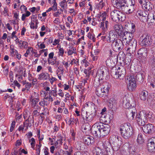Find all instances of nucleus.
<instances>
[{
    "label": "nucleus",
    "mask_w": 155,
    "mask_h": 155,
    "mask_svg": "<svg viewBox=\"0 0 155 155\" xmlns=\"http://www.w3.org/2000/svg\"><path fill=\"white\" fill-rule=\"evenodd\" d=\"M120 130L121 135L126 139L130 137L134 134L133 128L129 123L121 124L120 127Z\"/></svg>",
    "instance_id": "obj_1"
},
{
    "label": "nucleus",
    "mask_w": 155,
    "mask_h": 155,
    "mask_svg": "<svg viewBox=\"0 0 155 155\" xmlns=\"http://www.w3.org/2000/svg\"><path fill=\"white\" fill-rule=\"evenodd\" d=\"M101 144L104 149L101 148L95 147L93 150L94 155H109L110 153V145L108 141L104 143L101 142Z\"/></svg>",
    "instance_id": "obj_2"
},
{
    "label": "nucleus",
    "mask_w": 155,
    "mask_h": 155,
    "mask_svg": "<svg viewBox=\"0 0 155 155\" xmlns=\"http://www.w3.org/2000/svg\"><path fill=\"white\" fill-rule=\"evenodd\" d=\"M107 17L106 13L105 12L100 13L97 15V17L99 18V20L101 21L100 27L101 29L102 30L103 33L107 31L109 25V21L106 20Z\"/></svg>",
    "instance_id": "obj_3"
},
{
    "label": "nucleus",
    "mask_w": 155,
    "mask_h": 155,
    "mask_svg": "<svg viewBox=\"0 0 155 155\" xmlns=\"http://www.w3.org/2000/svg\"><path fill=\"white\" fill-rule=\"evenodd\" d=\"M127 84V88L130 91H132L135 90L137 87V84L136 81V78L133 75L128 76L126 79Z\"/></svg>",
    "instance_id": "obj_4"
},
{
    "label": "nucleus",
    "mask_w": 155,
    "mask_h": 155,
    "mask_svg": "<svg viewBox=\"0 0 155 155\" xmlns=\"http://www.w3.org/2000/svg\"><path fill=\"white\" fill-rule=\"evenodd\" d=\"M109 143L110 145L111 144L113 150L115 151L119 149L122 144L121 139L118 137H116L114 136L110 138Z\"/></svg>",
    "instance_id": "obj_5"
},
{
    "label": "nucleus",
    "mask_w": 155,
    "mask_h": 155,
    "mask_svg": "<svg viewBox=\"0 0 155 155\" xmlns=\"http://www.w3.org/2000/svg\"><path fill=\"white\" fill-rule=\"evenodd\" d=\"M101 124V123L97 122L94 124L91 128V132L95 137H100L102 136Z\"/></svg>",
    "instance_id": "obj_6"
},
{
    "label": "nucleus",
    "mask_w": 155,
    "mask_h": 155,
    "mask_svg": "<svg viewBox=\"0 0 155 155\" xmlns=\"http://www.w3.org/2000/svg\"><path fill=\"white\" fill-rule=\"evenodd\" d=\"M128 48L127 50L128 53V55L130 57V61L133 58V55L131 54L134 53L135 51L137 46V42L135 39L131 41V42L127 44Z\"/></svg>",
    "instance_id": "obj_7"
},
{
    "label": "nucleus",
    "mask_w": 155,
    "mask_h": 155,
    "mask_svg": "<svg viewBox=\"0 0 155 155\" xmlns=\"http://www.w3.org/2000/svg\"><path fill=\"white\" fill-rule=\"evenodd\" d=\"M146 115L145 110L141 111L137 114L136 117V120L139 125H144L147 122Z\"/></svg>",
    "instance_id": "obj_8"
},
{
    "label": "nucleus",
    "mask_w": 155,
    "mask_h": 155,
    "mask_svg": "<svg viewBox=\"0 0 155 155\" xmlns=\"http://www.w3.org/2000/svg\"><path fill=\"white\" fill-rule=\"evenodd\" d=\"M136 15L140 20L143 22L149 21L150 18L148 19V12L147 11L142 9H139L137 11Z\"/></svg>",
    "instance_id": "obj_9"
},
{
    "label": "nucleus",
    "mask_w": 155,
    "mask_h": 155,
    "mask_svg": "<svg viewBox=\"0 0 155 155\" xmlns=\"http://www.w3.org/2000/svg\"><path fill=\"white\" fill-rule=\"evenodd\" d=\"M125 70L123 67L122 68L119 67L115 70V73L113 74L114 78L116 79H123L125 74Z\"/></svg>",
    "instance_id": "obj_10"
},
{
    "label": "nucleus",
    "mask_w": 155,
    "mask_h": 155,
    "mask_svg": "<svg viewBox=\"0 0 155 155\" xmlns=\"http://www.w3.org/2000/svg\"><path fill=\"white\" fill-rule=\"evenodd\" d=\"M29 102L32 107L38 110L41 109L40 107L37 105L39 101L38 98H35L33 95H31L29 98Z\"/></svg>",
    "instance_id": "obj_11"
},
{
    "label": "nucleus",
    "mask_w": 155,
    "mask_h": 155,
    "mask_svg": "<svg viewBox=\"0 0 155 155\" xmlns=\"http://www.w3.org/2000/svg\"><path fill=\"white\" fill-rule=\"evenodd\" d=\"M130 32H129L127 31H125L123 33V35L122 36V41L124 43H126V45L131 42V41L134 39L132 38L133 36Z\"/></svg>",
    "instance_id": "obj_12"
},
{
    "label": "nucleus",
    "mask_w": 155,
    "mask_h": 155,
    "mask_svg": "<svg viewBox=\"0 0 155 155\" xmlns=\"http://www.w3.org/2000/svg\"><path fill=\"white\" fill-rule=\"evenodd\" d=\"M112 43V48L116 51H120L123 48V42L120 40L116 39Z\"/></svg>",
    "instance_id": "obj_13"
},
{
    "label": "nucleus",
    "mask_w": 155,
    "mask_h": 155,
    "mask_svg": "<svg viewBox=\"0 0 155 155\" xmlns=\"http://www.w3.org/2000/svg\"><path fill=\"white\" fill-rule=\"evenodd\" d=\"M147 148L150 152L155 151V137L148 140Z\"/></svg>",
    "instance_id": "obj_14"
},
{
    "label": "nucleus",
    "mask_w": 155,
    "mask_h": 155,
    "mask_svg": "<svg viewBox=\"0 0 155 155\" xmlns=\"http://www.w3.org/2000/svg\"><path fill=\"white\" fill-rule=\"evenodd\" d=\"M107 68L104 66L101 67L97 71V76L99 77V79L102 80L104 75L107 72Z\"/></svg>",
    "instance_id": "obj_15"
},
{
    "label": "nucleus",
    "mask_w": 155,
    "mask_h": 155,
    "mask_svg": "<svg viewBox=\"0 0 155 155\" xmlns=\"http://www.w3.org/2000/svg\"><path fill=\"white\" fill-rule=\"evenodd\" d=\"M101 125L102 136L107 134L110 130V126L108 124H104L102 123Z\"/></svg>",
    "instance_id": "obj_16"
},
{
    "label": "nucleus",
    "mask_w": 155,
    "mask_h": 155,
    "mask_svg": "<svg viewBox=\"0 0 155 155\" xmlns=\"http://www.w3.org/2000/svg\"><path fill=\"white\" fill-rule=\"evenodd\" d=\"M143 126L142 130L145 133L149 134L153 131L154 127L152 124H149Z\"/></svg>",
    "instance_id": "obj_17"
},
{
    "label": "nucleus",
    "mask_w": 155,
    "mask_h": 155,
    "mask_svg": "<svg viewBox=\"0 0 155 155\" xmlns=\"http://www.w3.org/2000/svg\"><path fill=\"white\" fill-rule=\"evenodd\" d=\"M113 28L118 35L120 36L124 30L122 25L120 24H115Z\"/></svg>",
    "instance_id": "obj_18"
},
{
    "label": "nucleus",
    "mask_w": 155,
    "mask_h": 155,
    "mask_svg": "<svg viewBox=\"0 0 155 155\" xmlns=\"http://www.w3.org/2000/svg\"><path fill=\"white\" fill-rule=\"evenodd\" d=\"M152 42L151 37L148 35H146L141 41V44L143 46H149L151 44Z\"/></svg>",
    "instance_id": "obj_19"
},
{
    "label": "nucleus",
    "mask_w": 155,
    "mask_h": 155,
    "mask_svg": "<svg viewBox=\"0 0 155 155\" xmlns=\"http://www.w3.org/2000/svg\"><path fill=\"white\" fill-rule=\"evenodd\" d=\"M136 111L135 107H133V110L131 108L129 109L127 112V117L130 120H133L134 118Z\"/></svg>",
    "instance_id": "obj_20"
},
{
    "label": "nucleus",
    "mask_w": 155,
    "mask_h": 155,
    "mask_svg": "<svg viewBox=\"0 0 155 155\" xmlns=\"http://www.w3.org/2000/svg\"><path fill=\"white\" fill-rule=\"evenodd\" d=\"M83 140L84 143L87 145L93 144L94 141V137L89 135H87L84 137Z\"/></svg>",
    "instance_id": "obj_21"
},
{
    "label": "nucleus",
    "mask_w": 155,
    "mask_h": 155,
    "mask_svg": "<svg viewBox=\"0 0 155 155\" xmlns=\"http://www.w3.org/2000/svg\"><path fill=\"white\" fill-rule=\"evenodd\" d=\"M130 97L127 96H125L123 98L122 103L123 107L126 109L129 108L131 105L130 103Z\"/></svg>",
    "instance_id": "obj_22"
},
{
    "label": "nucleus",
    "mask_w": 155,
    "mask_h": 155,
    "mask_svg": "<svg viewBox=\"0 0 155 155\" xmlns=\"http://www.w3.org/2000/svg\"><path fill=\"white\" fill-rule=\"evenodd\" d=\"M110 87V85L107 82H104L101 85V91L102 93H107Z\"/></svg>",
    "instance_id": "obj_23"
},
{
    "label": "nucleus",
    "mask_w": 155,
    "mask_h": 155,
    "mask_svg": "<svg viewBox=\"0 0 155 155\" xmlns=\"http://www.w3.org/2000/svg\"><path fill=\"white\" fill-rule=\"evenodd\" d=\"M137 55L140 59H143L147 56V51L144 48H141L138 51Z\"/></svg>",
    "instance_id": "obj_24"
},
{
    "label": "nucleus",
    "mask_w": 155,
    "mask_h": 155,
    "mask_svg": "<svg viewBox=\"0 0 155 155\" xmlns=\"http://www.w3.org/2000/svg\"><path fill=\"white\" fill-rule=\"evenodd\" d=\"M64 69L62 65H60L56 71L57 75L60 80H62L63 76Z\"/></svg>",
    "instance_id": "obj_25"
},
{
    "label": "nucleus",
    "mask_w": 155,
    "mask_h": 155,
    "mask_svg": "<svg viewBox=\"0 0 155 155\" xmlns=\"http://www.w3.org/2000/svg\"><path fill=\"white\" fill-rule=\"evenodd\" d=\"M109 103L111 108L116 107L117 104V98L114 96L111 97L109 99Z\"/></svg>",
    "instance_id": "obj_26"
},
{
    "label": "nucleus",
    "mask_w": 155,
    "mask_h": 155,
    "mask_svg": "<svg viewBox=\"0 0 155 155\" xmlns=\"http://www.w3.org/2000/svg\"><path fill=\"white\" fill-rule=\"evenodd\" d=\"M49 76L48 73L42 72L38 75V79L40 80H46L48 78Z\"/></svg>",
    "instance_id": "obj_27"
},
{
    "label": "nucleus",
    "mask_w": 155,
    "mask_h": 155,
    "mask_svg": "<svg viewBox=\"0 0 155 155\" xmlns=\"http://www.w3.org/2000/svg\"><path fill=\"white\" fill-rule=\"evenodd\" d=\"M118 11L114 10L111 12L110 13V17L112 20L114 21L117 22L118 17Z\"/></svg>",
    "instance_id": "obj_28"
},
{
    "label": "nucleus",
    "mask_w": 155,
    "mask_h": 155,
    "mask_svg": "<svg viewBox=\"0 0 155 155\" xmlns=\"http://www.w3.org/2000/svg\"><path fill=\"white\" fill-rule=\"evenodd\" d=\"M122 0H119L118 1V0H113L112 3L114 6L119 8H121L122 6L124 5V4L122 3Z\"/></svg>",
    "instance_id": "obj_29"
},
{
    "label": "nucleus",
    "mask_w": 155,
    "mask_h": 155,
    "mask_svg": "<svg viewBox=\"0 0 155 155\" xmlns=\"http://www.w3.org/2000/svg\"><path fill=\"white\" fill-rule=\"evenodd\" d=\"M26 124V128L28 129V126H30L33 124L34 123V120L33 117L32 115L29 118H27L25 120Z\"/></svg>",
    "instance_id": "obj_30"
},
{
    "label": "nucleus",
    "mask_w": 155,
    "mask_h": 155,
    "mask_svg": "<svg viewBox=\"0 0 155 155\" xmlns=\"http://www.w3.org/2000/svg\"><path fill=\"white\" fill-rule=\"evenodd\" d=\"M148 96V92L145 91H142L140 94V98L143 101H145L147 98Z\"/></svg>",
    "instance_id": "obj_31"
},
{
    "label": "nucleus",
    "mask_w": 155,
    "mask_h": 155,
    "mask_svg": "<svg viewBox=\"0 0 155 155\" xmlns=\"http://www.w3.org/2000/svg\"><path fill=\"white\" fill-rule=\"evenodd\" d=\"M38 23V20H31V21L30 23L31 28L32 29L37 28Z\"/></svg>",
    "instance_id": "obj_32"
},
{
    "label": "nucleus",
    "mask_w": 155,
    "mask_h": 155,
    "mask_svg": "<svg viewBox=\"0 0 155 155\" xmlns=\"http://www.w3.org/2000/svg\"><path fill=\"white\" fill-rule=\"evenodd\" d=\"M118 20L117 22L118 21H123L125 20L126 18V15L125 14L118 11Z\"/></svg>",
    "instance_id": "obj_33"
},
{
    "label": "nucleus",
    "mask_w": 155,
    "mask_h": 155,
    "mask_svg": "<svg viewBox=\"0 0 155 155\" xmlns=\"http://www.w3.org/2000/svg\"><path fill=\"white\" fill-rule=\"evenodd\" d=\"M40 94L41 95H43L44 97V100H48V101H52L53 100V98L50 95L47 96V94L45 91H40Z\"/></svg>",
    "instance_id": "obj_34"
},
{
    "label": "nucleus",
    "mask_w": 155,
    "mask_h": 155,
    "mask_svg": "<svg viewBox=\"0 0 155 155\" xmlns=\"http://www.w3.org/2000/svg\"><path fill=\"white\" fill-rule=\"evenodd\" d=\"M87 19L90 23L92 25L95 26L97 25V23L95 21V18L93 15H91L90 16H87Z\"/></svg>",
    "instance_id": "obj_35"
},
{
    "label": "nucleus",
    "mask_w": 155,
    "mask_h": 155,
    "mask_svg": "<svg viewBox=\"0 0 155 155\" xmlns=\"http://www.w3.org/2000/svg\"><path fill=\"white\" fill-rule=\"evenodd\" d=\"M10 21L11 22V24L13 25H14L15 29L16 31L18 30L19 28V20L15 19H14Z\"/></svg>",
    "instance_id": "obj_36"
},
{
    "label": "nucleus",
    "mask_w": 155,
    "mask_h": 155,
    "mask_svg": "<svg viewBox=\"0 0 155 155\" xmlns=\"http://www.w3.org/2000/svg\"><path fill=\"white\" fill-rule=\"evenodd\" d=\"M77 54L76 49L74 47L69 48L67 49V54L68 56L71 55L73 54Z\"/></svg>",
    "instance_id": "obj_37"
},
{
    "label": "nucleus",
    "mask_w": 155,
    "mask_h": 155,
    "mask_svg": "<svg viewBox=\"0 0 155 155\" xmlns=\"http://www.w3.org/2000/svg\"><path fill=\"white\" fill-rule=\"evenodd\" d=\"M94 116V114L93 113L90 114L87 113L85 120L88 122H90L93 120Z\"/></svg>",
    "instance_id": "obj_38"
},
{
    "label": "nucleus",
    "mask_w": 155,
    "mask_h": 155,
    "mask_svg": "<svg viewBox=\"0 0 155 155\" xmlns=\"http://www.w3.org/2000/svg\"><path fill=\"white\" fill-rule=\"evenodd\" d=\"M18 130L22 133H24V130L25 131L27 129L26 128V122H24L23 124L21 125L18 129Z\"/></svg>",
    "instance_id": "obj_39"
},
{
    "label": "nucleus",
    "mask_w": 155,
    "mask_h": 155,
    "mask_svg": "<svg viewBox=\"0 0 155 155\" xmlns=\"http://www.w3.org/2000/svg\"><path fill=\"white\" fill-rule=\"evenodd\" d=\"M143 6L145 9L148 10L152 9V7H150V3L149 2H146V1H143Z\"/></svg>",
    "instance_id": "obj_40"
},
{
    "label": "nucleus",
    "mask_w": 155,
    "mask_h": 155,
    "mask_svg": "<svg viewBox=\"0 0 155 155\" xmlns=\"http://www.w3.org/2000/svg\"><path fill=\"white\" fill-rule=\"evenodd\" d=\"M109 34L110 41H111L110 43H112L113 42L116 40V35L112 31H110Z\"/></svg>",
    "instance_id": "obj_41"
},
{
    "label": "nucleus",
    "mask_w": 155,
    "mask_h": 155,
    "mask_svg": "<svg viewBox=\"0 0 155 155\" xmlns=\"http://www.w3.org/2000/svg\"><path fill=\"white\" fill-rule=\"evenodd\" d=\"M57 47L58 50V56H61L63 57L64 53V49L63 48H61V46L59 47V46H58Z\"/></svg>",
    "instance_id": "obj_42"
},
{
    "label": "nucleus",
    "mask_w": 155,
    "mask_h": 155,
    "mask_svg": "<svg viewBox=\"0 0 155 155\" xmlns=\"http://www.w3.org/2000/svg\"><path fill=\"white\" fill-rule=\"evenodd\" d=\"M147 101L148 104L150 106H153L155 105V98H153L152 97H150L148 99Z\"/></svg>",
    "instance_id": "obj_43"
},
{
    "label": "nucleus",
    "mask_w": 155,
    "mask_h": 155,
    "mask_svg": "<svg viewBox=\"0 0 155 155\" xmlns=\"http://www.w3.org/2000/svg\"><path fill=\"white\" fill-rule=\"evenodd\" d=\"M42 146V144L41 142H39L38 144L36 145V155H40L41 151V148Z\"/></svg>",
    "instance_id": "obj_44"
},
{
    "label": "nucleus",
    "mask_w": 155,
    "mask_h": 155,
    "mask_svg": "<svg viewBox=\"0 0 155 155\" xmlns=\"http://www.w3.org/2000/svg\"><path fill=\"white\" fill-rule=\"evenodd\" d=\"M101 39H102L104 41H107L108 42L110 43V37L109 35V33H107L106 34V35L102 36L101 37Z\"/></svg>",
    "instance_id": "obj_45"
},
{
    "label": "nucleus",
    "mask_w": 155,
    "mask_h": 155,
    "mask_svg": "<svg viewBox=\"0 0 155 155\" xmlns=\"http://www.w3.org/2000/svg\"><path fill=\"white\" fill-rule=\"evenodd\" d=\"M59 5L62 8V10H63L64 11H66V10L68 9V5L67 3L61 2L59 3Z\"/></svg>",
    "instance_id": "obj_46"
},
{
    "label": "nucleus",
    "mask_w": 155,
    "mask_h": 155,
    "mask_svg": "<svg viewBox=\"0 0 155 155\" xmlns=\"http://www.w3.org/2000/svg\"><path fill=\"white\" fill-rule=\"evenodd\" d=\"M31 14V13L30 12L28 11H26L25 13L22 14L21 18V20L22 21H25L26 18L29 16Z\"/></svg>",
    "instance_id": "obj_47"
},
{
    "label": "nucleus",
    "mask_w": 155,
    "mask_h": 155,
    "mask_svg": "<svg viewBox=\"0 0 155 155\" xmlns=\"http://www.w3.org/2000/svg\"><path fill=\"white\" fill-rule=\"evenodd\" d=\"M142 136L143 135L141 134H139L138 135L137 141L139 143H142L144 142V139Z\"/></svg>",
    "instance_id": "obj_48"
},
{
    "label": "nucleus",
    "mask_w": 155,
    "mask_h": 155,
    "mask_svg": "<svg viewBox=\"0 0 155 155\" xmlns=\"http://www.w3.org/2000/svg\"><path fill=\"white\" fill-rule=\"evenodd\" d=\"M37 45L39 49H43L45 48V45L43 42L38 41L37 43Z\"/></svg>",
    "instance_id": "obj_49"
},
{
    "label": "nucleus",
    "mask_w": 155,
    "mask_h": 155,
    "mask_svg": "<svg viewBox=\"0 0 155 155\" xmlns=\"http://www.w3.org/2000/svg\"><path fill=\"white\" fill-rule=\"evenodd\" d=\"M87 36L90 40H92V41H95L96 38H95L94 34L92 32H89L87 35Z\"/></svg>",
    "instance_id": "obj_50"
},
{
    "label": "nucleus",
    "mask_w": 155,
    "mask_h": 155,
    "mask_svg": "<svg viewBox=\"0 0 155 155\" xmlns=\"http://www.w3.org/2000/svg\"><path fill=\"white\" fill-rule=\"evenodd\" d=\"M70 64L71 65L75 64L74 66H79V60L77 59L73 58L71 60Z\"/></svg>",
    "instance_id": "obj_51"
},
{
    "label": "nucleus",
    "mask_w": 155,
    "mask_h": 155,
    "mask_svg": "<svg viewBox=\"0 0 155 155\" xmlns=\"http://www.w3.org/2000/svg\"><path fill=\"white\" fill-rule=\"evenodd\" d=\"M146 118H147H147H152L153 117V114L152 112H150L148 111H145Z\"/></svg>",
    "instance_id": "obj_52"
},
{
    "label": "nucleus",
    "mask_w": 155,
    "mask_h": 155,
    "mask_svg": "<svg viewBox=\"0 0 155 155\" xmlns=\"http://www.w3.org/2000/svg\"><path fill=\"white\" fill-rule=\"evenodd\" d=\"M20 45L19 47L20 48H26L28 47V44L27 42L25 41H23L21 43H20Z\"/></svg>",
    "instance_id": "obj_53"
},
{
    "label": "nucleus",
    "mask_w": 155,
    "mask_h": 155,
    "mask_svg": "<svg viewBox=\"0 0 155 155\" xmlns=\"http://www.w3.org/2000/svg\"><path fill=\"white\" fill-rule=\"evenodd\" d=\"M63 12L62 9H61L59 10H58L57 11L54 12L53 14V15L54 16L56 17H60V15L61 14V12Z\"/></svg>",
    "instance_id": "obj_54"
},
{
    "label": "nucleus",
    "mask_w": 155,
    "mask_h": 155,
    "mask_svg": "<svg viewBox=\"0 0 155 155\" xmlns=\"http://www.w3.org/2000/svg\"><path fill=\"white\" fill-rule=\"evenodd\" d=\"M57 57H54V59H48V63L51 64V65H53L56 63V60Z\"/></svg>",
    "instance_id": "obj_55"
},
{
    "label": "nucleus",
    "mask_w": 155,
    "mask_h": 155,
    "mask_svg": "<svg viewBox=\"0 0 155 155\" xmlns=\"http://www.w3.org/2000/svg\"><path fill=\"white\" fill-rule=\"evenodd\" d=\"M134 5H131L128 9H127V10L126 12L127 14H130L132 13L134 10Z\"/></svg>",
    "instance_id": "obj_56"
},
{
    "label": "nucleus",
    "mask_w": 155,
    "mask_h": 155,
    "mask_svg": "<svg viewBox=\"0 0 155 155\" xmlns=\"http://www.w3.org/2000/svg\"><path fill=\"white\" fill-rule=\"evenodd\" d=\"M21 118L22 115L21 114L20 115L18 113L16 114L15 116V120L17 122L19 123L20 122L21 120Z\"/></svg>",
    "instance_id": "obj_57"
},
{
    "label": "nucleus",
    "mask_w": 155,
    "mask_h": 155,
    "mask_svg": "<svg viewBox=\"0 0 155 155\" xmlns=\"http://www.w3.org/2000/svg\"><path fill=\"white\" fill-rule=\"evenodd\" d=\"M29 142H31V147L35 149V139L33 138H32L30 140H29Z\"/></svg>",
    "instance_id": "obj_58"
},
{
    "label": "nucleus",
    "mask_w": 155,
    "mask_h": 155,
    "mask_svg": "<svg viewBox=\"0 0 155 155\" xmlns=\"http://www.w3.org/2000/svg\"><path fill=\"white\" fill-rule=\"evenodd\" d=\"M68 12L72 16H75L76 15V12L74 8L69 9Z\"/></svg>",
    "instance_id": "obj_59"
},
{
    "label": "nucleus",
    "mask_w": 155,
    "mask_h": 155,
    "mask_svg": "<svg viewBox=\"0 0 155 155\" xmlns=\"http://www.w3.org/2000/svg\"><path fill=\"white\" fill-rule=\"evenodd\" d=\"M31 115L30 114V113L28 111H25L23 114L24 118L26 120L27 118H29Z\"/></svg>",
    "instance_id": "obj_60"
},
{
    "label": "nucleus",
    "mask_w": 155,
    "mask_h": 155,
    "mask_svg": "<svg viewBox=\"0 0 155 155\" xmlns=\"http://www.w3.org/2000/svg\"><path fill=\"white\" fill-rule=\"evenodd\" d=\"M76 31L73 30H67V33L68 35V36L70 37L72 35H74Z\"/></svg>",
    "instance_id": "obj_61"
},
{
    "label": "nucleus",
    "mask_w": 155,
    "mask_h": 155,
    "mask_svg": "<svg viewBox=\"0 0 155 155\" xmlns=\"http://www.w3.org/2000/svg\"><path fill=\"white\" fill-rule=\"evenodd\" d=\"M78 66H74L73 68V71L74 74H76L77 75L79 74V70Z\"/></svg>",
    "instance_id": "obj_62"
},
{
    "label": "nucleus",
    "mask_w": 155,
    "mask_h": 155,
    "mask_svg": "<svg viewBox=\"0 0 155 155\" xmlns=\"http://www.w3.org/2000/svg\"><path fill=\"white\" fill-rule=\"evenodd\" d=\"M100 122L103 123L104 122H106L107 120L105 119V116L104 114H102L99 119Z\"/></svg>",
    "instance_id": "obj_63"
},
{
    "label": "nucleus",
    "mask_w": 155,
    "mask_h": 155,
    "mask_svg": "<svg viewBox=\"0 0 155 155\" xmlns=\"http://www.w3.org/2000/svg\"><path fill=\"white\" fill-rule=\"evenodd\" d=\"M8 9L7 7H5L3 12V15L5 16H8Z\"/></svg>",
    "instance_id": "obj_64"
}]
</instances>
